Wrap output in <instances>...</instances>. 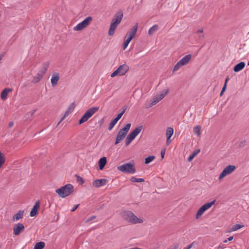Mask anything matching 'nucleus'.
Listing matches in <instances>:
<instances>
[{
  "instance_id": "obj_34",
  "label": "nucleus",
  "mask_w": 249,
  "mask_h": 249,
  "mask_svg": "<svg viewBox=\"0 0 249 249\" xmlns=\"http://www.w3.org/2000/svg\"><path fill=\"white\" fill-rule=\"evenodd\" d=\"M205 211L201 207L197 211L196 214V218H198Z\"/></svg>"
},
{
  "instance_id": "obj_3",
  "label": "nucleus",
  "mask_w": 249,
  "mask_h": 249,
  "mask_svg": "<svg viewBox=\"0 0 249 249\" xmlns=\"http://www.w3.org/2000/svg\"><path fill=\"white\" fill-rule=\"evenodd\" d=\"M73 186L71 184H67L56 190L55 192L62 198L70 195L73 191Z\"/></svg>"
},
{
  "instance_id": "obj_44",
  "label": "nucleus",
  "mask_w": 249,
  "mask_h": 249,
  "mask_svg": "<svg viewBox=\"0 0 249 249\" xmlns=\"http://www.w3.org/2000/svg\"><path fill=\"white\" fill-rule=\"evenodd\" d=\"M216 248L217 249H223L225 248V246L223 244H220L218 246L216 247Z\"/></svg>"
},
{
  "instance_id": "obj_51",
  "label": "nucleus",
  "mask_w": 249,
  "mask_h": 249,
  "mask_svg": "<svg viewBox=\"0 0 249 249\" xmlns=\"http://www.w3.org/2000/svg\"><path fill=\"white\" fill-rule=\"evenodd\" d=\"M113 121L116 123H117V122L119 121V119L116 117L115 119L113 120Z\"/></svg>"
},
{
  "instance_id": "obj_25",
  "label": "nucleus",
  "mask_w": 249,
  "mask_h": 249,
  "mask_svg": "<svg viewBox=\"0 0 249 249\" xmlns=\"http://www.w3.org/2000/svg\"><path fill=\"white\" fill-rule=\"evenodd\" d=\"M159 29V26L157 24H155L152 26L148 30V35L151 36L153 35L154 33L158 31Z\"/></svg>"
},
{
  "instance_id": "obj_45",
  "label": "nucleus",
  "mask_w": 249,
  "mask_h": 249,
  "mask_svg": "<svg viewBox=\"0 0 249 249\" xmlns=\"http://www.w3.org/2000/svg\"><path fill=\"white\" fill-rule=\"evenodd\" d=\"M165 149L162 150L161 151V157L162 159L164 158V154H165Z\"/></svg>"
},
{
  "instance_id": "obj_11",
  "label": "nucleus",
  "mask_w": 249,
  "mask_h": 249,
  "mask_svg": "<svg viewBox=\"0 0 249 249\" xmlns=\"http://www.w3.org/2000/svg\"><path fill=\"white\" fill-rule=\"evenodd\" d=\"M92 19V18L90 16L87 17L82 22L78 23L75 27H74L73 30L74 31H79L83 30L89 25Z\"/></svg>"
},
{
  "instance_id": "obj_6",
  "label": "nucleus",
  "mask_w": 249,
  "mask_h": 249,
  "mask_svg": "<svg viewBox=\"0 0 249 249\" xmlns=\"http://www.w3.org/2000/svg\"><path fill=\"white\" fill-rule=\"evenodd\" d=\"M117 169L122 172L133 174L136 172V169L134 164L130 163H124L117 167Z\"/></svg>"
},
{
  "instance_id": "obj_9",
  "label": "nucleus",
  "mask_w": 249,
  "mask_h": 249,
  "mask_svg": "<svg viewBox=\"0 0 249 249\" xmlns=\"http://www.w3.org/2000/svg\"><path fill=\"white\" fill-rule=\"evenodd\" d=\"M168 90L164 89L161 91L159 94L155 95L150 101V103L148 107H152L155 105L162 99H163L165 96L168 94Z\"/></svg>"
},
{
  "instance_id": "obj_4",
  "label": "nucleus",
  "mask_w": 249,
  "mask_h": 249,
  "mask_svg": "<svg viewBox=\"0 0 249 249\" xmlns=\"http://www.w3.org/2000/svg\"><path fill=\"white\" fill-rule=\"evenodd\" d=\"M131 126V124L128 123L125 125L124 127L121 129L118 132L115 142V144H118L122 140H123L126 135Z\"/></svg>"
},
{
  "instance_id": "obj_54",
  "label": "nucleus",
  "mask_w": 249,
  "mask_h": 249,
  "mask_svg": "<svg viewBox=\"0 0 249 249\" xmlns=\"http://www.w3.org/2000/svg\"><path fill=\"white\" fill-rule=\"evenodd\" d=\"M229 78L228 77V78H226V80H225V84H226V85H227V82H228V80H229Z\"/></svg>"
},
{
  "instance_id": "obj_21",
  "label": "nucleus",
  "mask_w": 249,
  "mask_h": 249,
  "mask_svg": "<svg viewBox=\"0 0 249 249\" xmlns=\"http://www.w3.org/2000/svg\"><path fill=\"white\" fill-rule=\"evenodd\" d=\"M11 91H12V89H4L1 93V95H0L1 99L2 100H5L7 99L8 93Z\"/></svg>"
},
{
  "instance_id": "obj_14",
  "label": "nucleus",
  "mask_w": 249,
  "mask_h": 249,
  "mask_svg": "<svg viewBox=\"0 0 249 249\" xmlns=\"http://www.w3.org/2000/svg\"><path fill=\"white\" fill-rule=\"evenodd\" d=\"M24 226L22 223H18L15 225L13 228V233L15 235H19L24 230Z\"/></svg>"
},
{
  "instance_id": "obj_23",
  "label": "nucleus",
  "mask_w": 249,
  "mask_h": 249,
  "mask_svg": "<svg viewBox=\"0 0 249 249\" xmlns=\"http://www.w3.org/2000/svg\"><path fill=\"white\" fill-rule=\"evenodd\" d=\"M50 65V62L49 61H47L44 62L41 67L40 68V70L39 71H41L42 72H43V73L45 74L49 67Z\"/></svg>"
},
{
  "instance_id": "obj_12",
  "label": "nucleus",
  "mask_w": 249,
  "mask_h": 249,
  "mask_svg": "<svg viewBox=\"0 0 249 249\" xmlns=\"http://www.w3.org/2000/svg\"><path fill=\"white\" fill-rule=\"evenodd\" d=\"M236 169L235 166L233 165H229L226 167L221 172L219 176V180H221L223 178L231 174Z\"/></svg>"
},
{
  "instance_id": "obj_31",
  "label": "nucleus",
  "mask_w": 249,
  "mask_h": 249,
  "mask_svg": "<svg viewBox=\"0 0 249 249\" xmlns=\"http://www.w3.org/2000/svg\"><path fill=\"white\" fill-rule=\"evenodd\" d=\"M5 161L4 155L0 152V168L2 166Z\"/></svg>"
},
{
  "instance_id": "obj_32",
  "label": "nucleus",
  "mask_w": 249,
  "mask_h": 249,
  "mask_svg": "<svg viewBox=\"0 0 249 249\" xmlns=\"http://www.w3.org/2000/svg\"><path fill=\"white\" fill-rule=\"evenodd\" d=\"M132 182H142L144 181V179L142 178H136L134 177H131L130 179Z\"/></svg>"
},
{
  "instance_id": "obj_7",
  "label": "nucleus",
  "mask_w": 249,
  "mask_h": 249,
  "mask_svg": "<svg viewBox=\"0 0 249 249\" xmlns=\"http://www.w3.org/2000/svg\"><path fill=\"white\" fill-rule=\"evenodd\" d=\"M142 129V126H139L136 127L133 131L130 133L126 137L125 140L126 146H128L132 141L141 132Z\"/></svg>"
},
{
  "instance_id": "obj_22",
  "label": "nucleus",
  "mask_w": 249,
  "mask_h": 249,
  "mask_svg": "<svg viewBox=\"0 0 249 249\" xmlns=\"http://www.w3.org/2000/svg\"><path fill=\"white\" fill-rule=\"evenodd\" d=\"M107 163V159L106 157H103L100 159L98 163H99V167L100 170H102L105 167L106 164Z\"/></svg>"
},
{
  "instance_id": "obj_30",
  "label": "nucleus",
  "mask_w": 249,
  "mask_h": 249,
  "mask_svg": "<svg viewBox=\"0 0 249 249\" xmlns=\"http://www.w3.org/2000/svg\"><path fill=\"white\" fill-rule=\"evenodd\" d=\"M194 134L197 135L198 137H199L201 135V126L199 125H196L194 127Z\"/></svg>"
},
{
  "instance_id": "obj_1",
  "label": "nucleus",
  "mask_w": 249,
  "mask_h": 249,
  "mask_svg": "<svg viewBox=\"0 0 249 249\" xmlns=\"http://www.w3.org/2000/svg\"><path fill=\"white\" fill-rule=\"evenodd\" d=\"M123 18V13L122 10H120L115 15L114 18L111 20L110 27L108 31V35L112 36L115 32V30L121 22Z\"/></svg>"
},
{
  "instance_id": "obj_27",
  "label": "nucleus",
  "mask_w": 249,
  "mask_h": 249,
  "mask_svg": "<svg viewBox=\"0 0 249 249\" xmlns=\"http://www.w3.org/2000/svg\"><path fill=\"white\" fill-rule=\"evenodd\" d=\"M244 227V225H241V224H236L234 226H233L232 228H231L229 231V232H232V231H237L238 230L243 228Z\"/></svg>"
},
{
  "instance_id": "obj_16",
  "label": "nucleus",
  "mask_w": 249,
  "mask_h": 249,
  "mask_svg": "<svg viewBox=\"0 0 249 249\" xmlns=\"http://www.w3.org/2000/svg\"><path fill=\"white\" fill-rule=\"evenodd\" d=\"M59 79V74L57 72H53L51 79V82L52 86H55Z\"/></svg>"
},
{
  "instance_id": "obj_53",
  "label": "nucleus",
  "mask_w": 249,
  "mask_h": 249,
  "mask_svg": "<svg viewBox=\"0 0 249 249\" xmlns=\"http://www.w3.org/2000/svg\"><path fill=\"white\" fill-rule=\"evenodd\" d=\"M13 125H14V123L13 122H10L9 124V126L10 127H12Z\"/></svg>"
},
{
  "instance_id": "obj_19",
  "label": "nucleus",
  "mask_w": 249,
  "mask_h": 249,
  "mask_svg": "<svg viewBox=\"0 0 249 249\" xmlns=\"http://www.w3.org/2000/svg\"><path fill=\"white\" fill-rule=\"evenodd\" d=\"M45 75L41 71H38L37 74L34 78V82L35 83H37L41 80L43 77Z\"/></svg>"
},
{
  "instance_id": "obj_43",
  "label": "nucleus",
  "mask_w": 249,
  "mask_h": 249,
  "mask_svg": "<svg viewBox=\"0 0 249 249\" xmlns=\"http://www.w3.org/2000/svg\"><path fill=\"white\" fill-rule=\"evenodd\" d=\"M233 238V236H231L230 237H229L227 239H226L223 242L224 243H226L228 242V241H231Z\"/></svg>"
},
{
  "instance_id": "obj_17",
  "label": "nucleus",
  "mask_w": 249,
  "mask_h": 249,
  "mask_svg": "<svg viewBox=\"0 0 249 249\" xmlns=\"http://www.w3.org/2000/svg\"><path fill=\"white\" fill-rule=\"evenodd\" d=\"M40 203L39 201H37L36 202L35 205L32 209V210L30 212V216L31 217H33L35 216L37 213L38 209L39 208Z\"/></svg>"
},
{
  "instance_id": "obj_39",
  "label": "nucleus",
  "mask_w": 249,
  "mask_h": 249,
  "mask_svg": "<svg viewBox=\"0 0 249 249\" xmlns=\"http://www.w3.org/2000/svg\"><path fill=\"white\" fill-rule=\"evenodd\" d=\"M116 123L114 122L113 120L109 123V126H108V130L109 131L111 130L112 129V128H113V127L114 126V125L116 124Z\"/></svg>"
},
{
  "instance_id": "obj_38",
  "label": "nucleus",
  "mask_w": 249,
  "mask_h": 249,
  "mask_svg": "<svg viewBox=\"0 0 249 249\" xmlns=\"http://www.w3.org/2000/svg\"><path fill=\"white\" fill-rule=\"evenodd\" d=\"M70 113H71V112H70L69 111H68V110H67L65 112V114L64 115V116L62 118L61 120H60V121L59 122V123L58 124V125L60 124V123L67 116H68Z\"/></svg>"
},
{
  "instance_id": "obj_15",
  "label": "nucleus",
  "mask_w": 249,
  "mask_h": 249,
  "mask_svg": "<svg viewBox=\"0 0 249 249\" xmlns=\"http://www.w3.org/2000/svg\"><path fill=\"white\" fill-rule=\"evenodd\" d=\"M107 182L106 179H99L94 180L92 182L94 187L98 188L105 185Z\"/></svg>"
},
{
  "instance_id": "obj_33",
  "label": "nucleus",
  "mask_w": 249,
  "mask_h": 249,
  "mask_svg": "<svg viewBox=\"0 0 249 249\" xmlns=\"http://www.w3.org/2000/svg\"><path fill=\"white\" fill-rule=\"evenodd\" d=\"M155 159L154 156H149L145 159V164H148L152 162Z\"/></svg>"
},
{
  "instance_id": "obj_29",
  "label": "nucleus",
  "mask_w": 249,
  "mask_h": 249,
  "mask_svg": "<svg viewBox=\"0 0 249 249\" xmlns=\"http://www.w3.org/2000/svg\"><path fill=\"white\" fill-rule=\"evenodd\" d=\"M174 133V129L172 127H168L166 129V136L167 138H170L172 136Z\"/></svg>"
},
{
  "instance_id": "obj_46",
  "label": "nucleus",
  "mask_w": 249,
  "mask_h": 249,
  "mask_svg": "<svg viewBox=\"0 0 249 249\" xmlns=\"http://www.w3.org/2000/svg\"><path fill=\"white\" fill-rule=\"evenodd\" d=\"M95 218V216H91L90 218H89L88 219H87L86 221V222H89V221L94 219Z\"/></svg>"
},
{
  "instance_id": "obj_36",
  "label": "nucleus",
  "mask_w": 249,
  "mask_h": 249,
  "mask_svg": "<svg viewBox=\"0 0 249 249\" xmlns=\"http://www.w3.org/2000/svg\"><path fill=\"white\" fill-rule=\"evenodd\" d=\"M199 151L200 150H197L196 151H195L193 153V154L188 157V161H191L193 160V159L199 152Z\"/></svg>"
},
{
  "instance_id": "obj_13",
  "label": "nucleus",
  "mask_w": 249,
  "mask_h": 249,
  "mask_svg": "<svg viewBox=\"0 0 249 249\" xmlns=\"http://www.w3.org/2000/svg\"><path fill=\"white\" fill-rule=\"evenodd\" d=\"M138 30V24L135 25L126 34L124 39L130 42L135 36Z\"/></svg>"
},
{
  "instance_id": "obj_10",
  "label": "nucleus",
  "mask_w": 249,
  "mask_h": 249,
  "mask_svg": "<svg viewBox=\"0 0 249 249\" xmlns=\"http://www.w3.org/2000/svg\"><path fill=\"white\" fill-rule=\"evenodd\" d=\"M129 69V67L124 64L120 65L118 68L111 74V77H113L117 75L123 76L125 75Z\"/></svg>"
},
{
  "instance_id": "obj_2",
  "label": "nucleus",
  "mask_w": 249,
  "mask_h": 249,
  "mask_svg": "<svg viewBox=\"0 0 249 249\" xmlns=\"http://www.w3.org/2000/svg\"><path fill=\"white\" fill-rule=\"evenodd\" d=\"M122 217L127 222L132 224L142 223L143 220L138 218L132 212L124 211L121 213Z\"/></svg>"
},
{
  "instance_id": "obj_20",
  "label": "nucleus",
  "mask_w": 249,
  "mask_h": 249,
  "mask_svg": "<svg viewBox=\"0 0 249 249\" xmlns=\"http://www.w3.org/2000/svg\"><path fill=\"white\" fill-rule=\"evenodd\" d=\"M245 66V63L244 62H241L235 66L233 70L235 72H239L243 69Z\"/></svg>"
},
{
  "instance_id": "obj_49",
  "label": "nucleus",
  "mask_w": 249,
  "mask_h": 249,
  "mask_svg": "<svg viewBox=\"0 0 249 249\" xmlns=\"http://www.w3.org/2000/svg\"><path fill=\"white\" fill-rule=\"evenodd\" d=\"M79 204L76 205L71 210V212H74L79 206Z\"/></svg>"
},
{
  "instance_id": "obj_37",
  "label": "nucleus",
  "mask_w": 249,
  "mask_h": 249,
  "mask_svg": "<svg viewBox=\"0 0 249 249\" xmlns=\"http://www.w3.org/2000/svg\"><path fill=\"white\" fill-rule=\"evenodd\" d=\"M75 107V104L74 103H72L70 104V105L69 106L67 110L69 111L70 112H72L73 110H74Z\"/></svg>"
},
{
  "instance_id": "obj_52",
  "label": "nucleus",
  "mask_w": 249,
  "mask_h": 249,
  "mask_svg": "<svg viewBox=\"0 0 249 249\" xmlns=\"http://www.w3.org/2000/svg\"><path fill=\"white\" fill-rule=\"evenodd\" d=\"M113 121L116 123H117V122L119 121V119L116 117L115 119L113 120Z\"/></svg>"
},
{
  "instance_id": "obj_28",
  "label": "nucleus",
  "mask_w": 249,
  "mask_h": 249,
  "mask_svg": "<svg viewBox=\"0 0 249 249\" xmlns=\"http://www.w3.org/2000/svg\"><path fill=\"white\" fill-rule=\"evenodd\" d=\"M203 29L202 28L198 29L196 32V34L198 35L200 39H202L204 38V35L203 34Z\"/></svg>"
},
{
  "instance_id": "obj_42",
  "label": "nucleus",
  "mask_w": 249,
  "mask_h": 249,
  "mask_svg": "<svg viewBox=\"0 0 249 249\" xmlns=\"http://www.w3.org/2000/svg\"><path fill=\"white\" fill-rule=\"evenodd\" d=\"M77 180L80 182L81 184H83L84 183V180L83 179L80 177H78Z\"/></svg>"
},
{
  "instance_id": "obj_48",
  "label": "nucleus",
  "mask_w": 249,
  "mask_h": 249,
  "mask_svg": "<svg viewBox=\"0 0 249 249\" xmlns=\"http://www.w3.org/2000/svg\"><path fill=\"white\" fill-rule=\"evenodd\" d=\"M171 142V141L170 140V138H167L166 140V144L169 145Z\"/></svg>"
},
{
  "instance_id": "obj_41",
  "label": "nucleus",
  "mask_w": 249,
  "mask_h": 249,
  "mask_svg": "<svg viewBox=\"0 0 249 249\" xmlns=\"http://www.w3.org/2000/svg\"><path fill=\"white\" fill-rule=\"evenodd\" d=\"M129 43H130V42L124 39V42L123 46V50H124L127 48V47L128 46Z\"/></svg>"
},
{
  "instance_id": "obj_18",
  "label": "nucleus",
  "mask_w": 249,
  "mask_h": 249,
  "mask_svg": "<svg viewBox=\"0 0 249 249\" xmlns=\"http://www.w3.org/2000/svg\"><path fill=\"white\" fill-rule=\"evenodd\" d=\"M24 216V211H19L18 213L15 214L12 220L13 221H17L18 220L22 219Z\"/></svg>"
},
{
  "instance_id": "obj_47",
  "label": "nucleus",
  "mask_w": 249,
  "mask_h": 249,
  "mask_svg": "<svg viewBox=\"0 0 249 249\" xmlns=\"http://www.w3.org/2000/svg\"><path fill=\"white\" fill-rule=\"evenodd\" d=\"M194 244L193 243H192L188 245L186 248H185L184 249H191L192 247L193 246Z\"/></svg>"
},
{
  "instance_id": "obj_8",
  "label": "nucleus",
  "mask_w": 249,
  "mask_h": 249,
  "mask_svg": "<svg viewBox=\"0 0 249 249\" xmlns=\"http://www.w3.org/2000/svg\"><path fill=\"white\" fill-rule=\"evenodd\" d=\"M192 58V55L190 54L186 55L183 57L180 60H179L177 63L174 66L173 71L175 72L178 70L181 67L186 65Z\"/></svg>"
},
{
  "instance_id": "obj_50",
  "label": "nucleus",
  "mask_w": 249,
  "mask_h": 249,
  "mask_svg": "<svg viewBox=\"0 0 249 249\" xmlns=\"http://www.w3.org/2000/svg\"><path fill=\"white\" fill-rule=\"evenodd\" d=\"M226 87H227V86H226V84H224V86L222 89L221 92H223L225 91Z\"/></svg>"
},
{
  "instance_id": "obj_24",
  "label": "nucleus",
  "mask_w": 249,
  "mask_h": 249,
  "mask_svg": "<svg viewBox=\"0 0 249 249\" xmlns=\"http://www.w3.org/2000/svg\"><path fill=\"white\" fill-rule=\"evenodd\" d=\"M215 200H214L211 202L206 203L201 206L202 208L205 211H207L210 209L215 203Z\"/></svg>"
},
{
  "instance_id": "obj_5",
  "label": "nucleus",
  "mask_w": 249,
  "mask_h": 249,
  "mask_svg": "<svg viewBox=\"0 0 249 249\" xmlns=\"http://www.w3.org/2000/svg\"><path fill=\"white\" fill-rule=\"evenodd\" d=\"M99 109V107H94L88 109L79 120V124H81L87 121Z\"/></svg>"
},
{
  "instance_id": "obj_35",
  "label": "nucleus",
  "mask_w": 249,
  "mask_h": 249,
  "mask_svg": "<svg viewBox=\"0 0 249 249\" xmlns=\"http://www.w3.org/2000/svg\"><path fill=\"white\" fill-rule=\"evenodd\" d=\"M205 211L201 207L197 211L196 214V218H198Z\"/></svg>"
},
{
  "instance_id": "obj_26",
  "label": "nucleus",
  "mask_w": 249,
  "mask_h": 249,
  "mask_svg": "<svg viewBox=\"0 0 249 249\" xmlns=\"http://www.w3.org/2000/svg\"><path fill=\"white\" fill-rule=\"evenodd\" d=\"M45 246V243L44 242H39L36 244L34 249H43Z\"/></svg>"
},
{
  "instance_id": "obj_40",
  "label": "nucleus",
  "mask_w": 249,
  "mask_h": 249,
  "mask_svg": "<svg viewBox=\"0 0 249 249\" xmlns=\"http://www.w3.org/2000/svg\"><path fill=\"white\" fill-rule=\"evenodd\" d=\"M125 110H126V108H124L122 111H121L120 113H119L117 116H116V118H117L118 119H119V120L120 119V118L122 117V116H123V115L124 114V113L125 112Z\"/></svg>"
}]
</instances>
